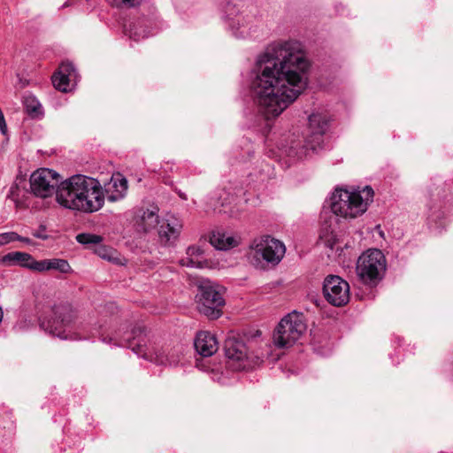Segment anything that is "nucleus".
Returning <instances> with one entry per match:
<instances>
[{
	"label": "nucleus",
	"mask_w": 453,
	"mask_h": 453,
	"mask_svg": "<svg viewBox=\"0 0 453 453\" xmlns=\"http://www.w3.org/2000/svg\"><path fill=\"white\" fill-rule=\"evenodd\" d=\"M309 67L297 42L277 43L257 57L250 90L266 119L280 115L301 95L307 85Z\"/></svg>",
	"instance_id": "f257e3e1"
},
{
	"label": "nucleus",
	"mask_w": 453,
	"mask_h": 453,
	"mask_svg": "<svg viewBox=\"0 0 453 453\" xmlns=\"http://www.w3.org/2000/svg\"><path fill=\"white\" fill-rule=\"evenodd\" d=\"M57 203L68 210L93 213L103 208L104 193L97 179L75 174L58 186Z\"/></svg>",
	"instance_id": "f03ea898"
},
{
	"label": "nucleus",
	"mask_w": 453,
	"mask_h": 453,
	"mask_svg": "<svg viewBox=\"0 0 453 453\" xmlns=\"http://www.w3.org/2000/svg\"><path fill=\"white\" fill-rule=\"evenodd\" d=\"M129 325L124 323L116 328L99 332L102 342L118 347L131 349L137 356L162 365H175L178 360L170 357L166 349L151 343L145 327L138 325L129 330Z\"/></svg>",
	"instance_id": "7ed1b4c3"
},
{
	"label": "nucleus",
	"mask_w": 453,
	"mask_h": 453,
	"mask_svg": "<svg viewBox=\"0 0 453 453\" xmlns=\"http://www.w3.org/2000/svg\"><path fill=\"white\" fill-rule=\"evenodd\" d=\"M330 118L326 112H313L309 116V134L303 140L292 141L286 150L288 157L304 159L323 149V136L329 127Z\"/></svg>",
	"instance_id": "20e7f679"
},
{
	"label": "nucleus",
	"mask_w": 453,
	"mask_h": 453,
	"mask_svg": "<svg viewBox=\"0 0 453 453\" xmlns=\"http://www.w3.org/2000/svg\"><path fill=\"white\" fill-rule=\"evenodd\" d=\"M373 190L366 186L363 189L336 188L331 196L332 212L342 219H351L364 214L372 201Z\"/></svg>",
	"instance_id": "39448f33"
},
{
	"label": "nucleus",
	"mask_w": 453,
	"mask_h": 453,
	"mask_svg": "<svg viewBox=\"0 0 453 453\" xmlns=\"http://www.w3.org/2000/svg\"><path fill=\"white\" fill-rule=\"evenodd\" d=\"M38 318L39 326L45 333L60 339H75L72 336V328L76 320V311L68 303L47 306Z\"/></svg>",
	"instance_id": "423d86ee"
},
{
	"label": "nucleus",
	"mask_w": 453,
	"mask_h": 453,
	"mask_svg": "<svg viewBox=\"0 0 453 453\" xmlns=\"http://www.w3.org/2000/svg\"><path fill=\"white\" fill-rule=\"evenodd\" d=\"M386 269V257L378 249H369L363 252L356 264L357 278L370 287L376 286L383 279Z\"/></svg>",
	"instance_id": "0eeeda50"
},
{
	"label": "nucleus",
	"mask_w": 453,
	"mask_h": 453,
	"mask_svg": "<svg viewBox=\"0 0 453 453\" xmlns=\"http://www.w3.org/2000/svg\"><path fill=\"white\" fill-rule=\"evenodd\" d=\"M304 315L296 311L284 316L273 333V342L277 347L288 348L294 345L306 332Z\"/></svg>",
	"instance_id": "6e6552de"
},
{
	"label": "nucleus",
	"mask_w": 453,
	"mask_h": 453,
	"mask_svg": "<svg viewBox=\"0 0 453 453\" xmlns=\"http://www.w3.org/2000/svg\"><path fill=\"white\" fill-rule=\"evenodd\" d=\"M197 309L200 313L211 319L222 315L225 299L219 287L209 280H201L196 294Z\"/></svg>",
	"instance_id": "1a4fd4ad"
},
{
	"label": "nucleus",
	"mask_w": 453,
	"mask_h": 453,
	"mask_svg": "<svg viewBox=\"0 0 453 453\" xmlns=\"http://www.w3.org/2000/svg\"><path fill=\"white\" fill-rule=\"evenodd\" d=\"M62 177L49 168L35 171L29 179L31 193L41 198L57 196L58 186L63 182Z\"/></svg>",
	"instance_id": "9d476101"
},
{
	"label": "nucleus",
	"mask_w": 453,
	"mask_h": 453,
	"mask_svg": "<svg viewBox=\"0 0 453 453\" xmlns=\"http://www.w3.org/2000/svg\"><path fill=\"white\" fill-rule=\"evenodd\" d=\"M223 19L236 38L251 37L256 32L257 27L252 25L253 17L243 15L233 3H227L224 7Z\"/></svg>",
	"instance_id": "9b49d317"
},
{
	"label": "nucleus",
	"mask_w": 453,
	"mask_h": 453,
	"mask_svg": "<svg viewBox=\"0 0 453 453\" xmlns=\"http://www.w3.org/2000/svg\"><path fill=\"white\" fill-rule=\"evenodd\" d=\"M253 257H261L267 263L277 265L283 258L286 248L283 242L270 236L255 240L251 245Z\"/></svg>",
	"instance_id": "f8f14e48"
},
{
	"label": "nucleus",
	"mask_w": 453,
	"mask_h": 453,
	"mask_svg": "<svg viewBox=\"0 0 453 453\" xmlns=\"http://www.w3.org/2000/svg\"><path fill=\"white\" fill-rule=\"evenodd\" d=\"M323 295L332 305L341 307L349 301V285L337 275H328L323 283Z\"/></svg>",
	"instance_id": "ddd939ff"
},
{
	"label": "nucleus",
	"mask_w": 453,
	"mask_h": 453,
	"mask_svg": "<svg viewBox=\"0 0 453 453\" xmlns=\"http://www.w3.org/2000/svg\"><path fill=\"white\" fill-rule=\"evenodd\" d=\"M226 357L231 362L230 365L236 370H244L250 366L251 358L244 342L234 335L228 336L224 344Z\"/></svg>",
	"instance_id": "4468645a"
},
{
	"label": "nucleus",
	"mask_w": 453,
	"mask_h": 453,
	"mask_svg": "<svg viewBox=\"0 0 453 453\" xmlns=\"http://www.w3.org/2000/svg\"><path fill=\"white\" fill-rule=\"evenodd\" d=\"M103 190L104 199L111 203H115L125 198L128 189V183L126 177L117 173L112 174L110 180L104 184Z\"/></svg>",
	"instance_id": "2eb2a0df"
},
{
	"label": "nucleus",
	"mask_w": 453,
	"mask_h": 453,
	"mask_svg": "<svg viewBox=\"0 0 453 453\" xmlns=\"http://www.w3.org/2000/svg\"><path fill=\"white\" fill-rule=\"evenodd\" d=\"M77 73L70 62H63L58 71L52 76L54 87L62 92H68L73 88V82L76 81Z\"/></svg>",
	"instance_id": "dca6fc26"
},
{
	"label": "nucleus",
	"mask_w": 453,
	"mask_h": 453,
	"mask_svg": "<svg viewBox=\"0 0 453 453\" xmlns=\"http://www.w3.org/2000/svg\"><path fill=\"white\" fill-rule=\"evenodd\" d=\"M182 229L181 221L174 215H166L161 219L158 235L161 242L171 244L177 240Z\"/></svg>",
	"instance_id": "f3484780"
},
{
	"label": "nucleus",
	"mask_w": 453,
	"mask_h": 453,
	"mask_svg": "<svg viewBox=\"0 0 453 453\" xmlns=\"http://www.w3.org/2000/svg\"><path fill=\"white\" fill-rule=\"evenodd\" d=\"M194 346L197 353L203 357H211L215 354L219 349V343L215 335L208 331L197 333Z\"/></svg>",
	"instance_id": "a211bd4d"
},
{
	"label": "nucleus",
	"mask_w": 453,
	"mask_h": 453,
	"mask_svg": "<svg viewBox=\"0 0 453 453\" xmlns=\"http://www.w3.org/2000/svg\"><path fill=\"white\" fill-rule=\"evenodd\" d=\"M0 261L4 265H19L21 267L37 272L38 261L35 260L30 254L26 252H9L3 256Z\"/></svg>",
	"instance_id": "6ab92c4d"
},
{
	"label": "nucleus",
	"mask_w": 453,
	"mask_h": 453,
	"mask_svg": "<svg viewBox=\"0 0 453 453\" xmlns=\"http://www.w3.org/2000/svg\"><path fill=\"white\" fill-rule=\"evenodd\" d=\"M186 257L180 259V265L187 267L203 268L206 266L204 250L200 246L187 249Z\"/></svg>",
	"instance_id": "aec40b11"
},
{
	"label": "nucleus",
	"mask_w": 453,
	"mask_h": 453,
	"mask_svg": "<svg viewBox=\"0 0 453 453\" xmlns=\"http://www.w3.org/2000/svg\"><path fill=\"white\" fill-rule=\"evenodd\" d=\"M210 242L217 250H226L237 246L238 240L225 232L214 231L210 237Z\"/></svg>",
	"instance_id": "412c9836"
},
{
	"label": "nucleus",
	"mask_w": 453,
	"mask_h": 453,
	"mask_svg": "<svg viewBox=\"0 0 453 453\" xmlns=\"http://www.w3.org/2000/svg\"><path fill=\"white\" fill-rule=\"evenodd\" d=\"M37 272H46L50 270H56L62 273H68L72 271L69 263L65 259L52 258L43 259L38 261Z\"/></svg>",
	"instance_id": "4be33fe9"
},
{
	"label": "nucleus",
	"mask_w": 453,
	"mask_h": 453,
	"mask_svg": "<svg viewBox=\"0 0 453 453\" xmlns=\"http://www.w3.org/2000/svg\"><path fill=\"white\" fill-rule=\"evenodd\" d=\"M157 212L158 209L157 207H153L151 210L147 209L142 212L140 219V226L144 232H149L155 229L157 226H159L161 220Z\"/></svg>",
	"instance_id": "5701e85b"
},
{
	"label": "nucleus",
	"mask_w": 453,
	"mask_h": 453,
	"mask_svg": "<svg viewBox=\"0 0 453 453\" xmlns=\"http://www.w3.org/2000/svg\"><path fill=\"white\" fill-rule=\"evenodd\" d=\"M28 192L25 188H20L19 185L15 184L10 188L8 198H10L14 203L17 209L28 207Z\"/></svg>",
	"instance_id": "b1692460"
},
{
	"label": "nucleus",
	"mask_w": 453,
	"mask_h": 453,
	"mask_svg": "<svg viewBox=\"0 0 453 453\" xmlns=\"http://www.w3.org/2000/svg\"><path fill=\"white\" fill-rule=\"evenodd\" d=\"M24 106L27 112L33 118H38L43 115L42 104L33 95H27L24 97Z\"/></svg>",
	"instance_id": "393cba45"
},
{
	"label": "nucleus",
	"mask_w": 453,
	"mask_h": 453,
	"mask_svg": "<svg viewBox=\"0 0 453 453\" xmlns=\"http://www.w3.org/2000/svg\"><path fill=\"white\" fill-rule=\"evenodd\" d=\"M76 240L79 243L88 245V244H99L102 242V237L94 234H79L76 236Z\"/></svg>",
	"instance_id": "a878e982"
},
{
	"label": "nucleus",
	"mask_w": 453,
	"mask_h": 453,
	"mask_svg": "<svg viewBox=\"0 0 453 453\" xmlns=\"http://www.w3.org/2000/svg\"><path fill=\"white\" fill-rule=\"evenodd\" d=\"M96 252L99 257H101L104 259L109 260V261H116V251L111 248H108L106 246H98L96 248Z\"/></svg>",
	"instance_id": "bb28decb"
},
{
	"label": "nucleus",
	"mask_w": 453,
	"mask_h": 453,
	"mask_svg": "<svg viewBox=\"0 0 453 453\" xmlns=\"http://www.w3.org/2000/svg\"><path fill=\"white\" fill-rule=\"evenodd\" d=\"M16 239H19V234L16 232L2 233L0 234V246L16 242Z\"/></svg>",
	"instance_id": "cd10ccee"
},
{
	"label": "nucleus",
	"mask_w": 453,
	"mask_h": 453,
	"mask_svg": "<svg viewBox=\"0 0 453 453\" xmlns=\"http://www.w3.org/2000/svg\"><path fill=\"white\" fill-rule=\"evenodd\" d=\"M226 195V192L223 191L222 194H220V196L219 198V200L213 203V206H214V210H217V209H219L221 207H225L226 205V199L224 198V200H222V196Z\"/></svg>",
	"instance_id": "c85d7f7f"
},
{
	"label": "nucleus",
	"mask_w": 453,
	"mask_h": 453,
	"mask_svg": "<svg viewBox=\"0 0 453 453\" xmlns=\"http://www.w3.org/2000/svg\"><path fill=\"white\" fill-rule=\"evenodd\" d=\"M0 132L3 134H7V126H6V122H5V119H4V114H3L1 109H0Z\"/></svg>",
	"instance_id": "c756f323"
},
{
	"label": "nucleus",
	"mask_w": 453,
	"mask_h": 453,
	"mask_svg": "<svg viewBox=\"0 0 453 453\" xmlns=\"http://www.w3.org/2000/svg\"><path fill=\"white\" fill-rule=\"evenodd\" d=\"M16 241H19V242H25L27 244H31L32 243V240L28 237H23L21 235L19 234V239H16Z\"/></svg>",
	"instance_id": "7c9ffc66"
},
{
	"label": "nucleus",
	"mask_w": 453,
	"mask_h": 453,
	"mask_svg": "<svg viewBox=\"0 0 453 453\" xmlns=\"http://www.w3.org/2000/svg\"><path fill=\"white\" fill-rule=\"evenodd\" d=\"M129 36L134 41H138L141 37L135 31H133V29L129 31Z\"/></svg>",
	"instance_id": "2f4dec72"
},
{
	"label": "nucleus",
	"mask_w": 453,
	"mask_h": 453,
	"mask_svg": "<svg viewBox=\"0 0 453 453\" xmlns=\"http://www.w3.org/2000/svg\"><path fill=\"white\" fill-rule=\"evenodd\" d=\"M133 1H134V0H121V3H122L123 4L132 6V5H133Z\"/></svg>",
	"instance_id": "473e14b6"
}]
</instances>
